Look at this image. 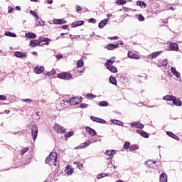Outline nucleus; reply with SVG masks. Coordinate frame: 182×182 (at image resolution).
<instances>
[{
  "label": "nucleus",
  "mask_w": 182,
  "mask_h": 182,
  "mask_svg": "<svg viewBox=\"0 0 182 182\" xmlns=\"http://www.w3.org/2000/svg\"><path fill=\"white\" fill-rule=\"evenodd\" d=\"M73 134H75V132L70 131L65 134V139H69V137H72V136H73Z\"/></svg>",
  "instance_id": "c9c22d12"
},
{
  "label": "nucleus",
  "mask_w": 182,
  "mask_h": 182,
  "mask_svg": "<svg viewBox=\"0 0 182 182\" xmlns=\"http://www.w3.org/2000/svg\"><path fill=\"white\" fill-rule=\"evenodd\" d=\"M116 4H117V5H124L126 4V1L118 0V1H117Z\"/></svg>",
  "instance_id": "a18cd8bd"
},
{
  "label": "nucleus",
  "mask_w": 182,
  "mask_h": 182,
  "mask_svg": "<svg viewBox=\"0 0 182 182\" xmlns=\"http://www.w3.org/2000/svg\"><path fill=\"white\" fill-rule=\"evenodd\" d=\"M96 141H97V139H92L91 143H96Z\"/></svg>",
  "instance_id": "774afa93"
},
{
  "label": "nucleus",
  "mask_w": 182,
  "mask_h": 182,
  "mask_svg": "<svg viewBox=\"0 0 182 182\" xmlns=\"http://www.w3.org/2000/svg\"><path fill=\"white\" fill-rule=\"evenodd\" d=\"M31 136L33 140H36V137H38V127L36 125L32 126Z\"/></svg>",
  "instance_id": "423d86ee"
},
{
  "label": "nucleus",
  "mask_w": 182,
  "mask_h": 182,
  "mask_svg": "<svg viewBox=\"0 0 182 182\" xmlns=\"http://www.w3.org/2000/svg\"><path fill=\"white\" fill-rule=\"evenodd\" d=\"M168 63V62L167 61V60H164L162 62H161V65L162 66H167V64Z\"/></svg>",
  "instance_id": "3c124183"
},
{
  "label": "nucleus",
  "mask_w": 182,
  "mask_h": 182,
  "mask_svg": "<svg viewBox=\"0 0 182 182\" xmlns=\"http://www.w3.org/2000/svg\"><path fill=\"white\" fill-rule=\"evenodd\" d=\"M109 82L112 85H114V86H117V80H116V78L114 77L113 76L109 77Z\"/></svg>",
  "instance_id": "72a5a7b5"
},
{
  "label": "nucleus",
  "mask_w": 182,
  "mask_h": 182,
  "mask_svg": "<svg viewBox=\"0 0 182 182\" xmlns=\"http://www.w3.org/2000/svg\"><path fill=\"white\" fill-rule=\"evenodd\" d=\"M171 72L173 75V76H176V77H178V78L181 77V75H180V73H178V71H177V70H176L175 68L171 67Z\"/></svg>",
  "instance_id": "f3484780"
},
{
  "label": "nucleus",
  "mask_w": 182,
  "mask_h": 182,
  "mask_svg": "<svg viewBox=\"0 0 182 182\" xmlns=\"http://www.w3.org/2000/svg\"><path fill=\"white\" fill-rule=\"evenodd\" d=\"M166 134L167 136H169V137H171L172 139H174L175 140H180V138H178V136H177V135H176V134L170 132V131H167L166 132Z\"/></svg>",
  "instance_id": "4be33fe9"
},
{
  "label": "nucleus",
  "mask_w": 182,
  "mask_h": 182,
  "mask_svg": "<svg viewBox=\"0 0 182 182\" xmlns=\"http://www.w3.org/2000/svg\"><path fill=\"white\" fill-rule=\"evenodd\" d=\"M89 23H95L96 22V19L91 18L88 20Z\"/></svg>",
  "instance_id": "864d4df0"
},
{
  "label": "nucleus",
  "mask_w": 182,
  "mask_h": 182,
  "mask_svg": "<svg viewBox=\"0 0 182 182\" xmlns=\"http://www.w3.org/2000/svg\"><path fill=\"white\" fill-rule=\"evenodd\" d=\"M85 23L84 21H74L72 24L71 26L72 28H77V26H82Z\"/></svg>",
  "instance_id": "dca6fc26"
},
{
  "label": "nucleus",
  "mask_w": 182,
  "mask_h": 182,
  "mask_svg": "<svg viewBox=\"0 0 182 182\" xmlns=\"http://www.w3.org/2000/svg\"><path fill=\"white\" fill-rule=\"evenodd\" d=\"M53 129L57 133H66V129L63 128L61 125L59 124H55L53 127Z\"/></svg>",
  "instance_id": "39448f33"
},
{
  "label": "nucleus",
  "mask_w": 182,
  "mask_h": 182,
  "mask_svg": "<svg viewBox=\"0 0 182 182\" xmlns=\"http://www.w3.org/2000/svg\"><path fill=\"white\" fill-rule=\"evenodd\" d=\"M26 38H28L29 39H35L36 38V34L33 33H26L25 34Z\"/></svg>",
  "instance_id": "393cba45"
},
{
  "label": "nucleus",
  "mask_w": 182,
  "mask_h": 182,
  "mask_svg": "<svg viewBox=\"0 0 182 182\" xmlns=\"http://www.w3.org/2000/svg\"><path fill=\"white\" fill-rule=\"evenodd\" d=\"M28 150H29V148H28V147H26L23 149H22L21 151V156H23V154H25V153H26V151H28Z\"/></svg>",
  "instance_id": "09e8293b"
},
{
  "label": "nucleus",
  "mask_w": 182,
  "mask_h": 182,
  "mask_svg": "<svg viewBox=\"0 0 182 182\" xmlns=\"http://www.w3.org/2000/svg\"><path fill=\"white\" fill-rule=\"evenodd\" d=\"M90 144H92V141H87L77 146L75 149H86V147L90 146Z\"/></svg>",
  "instance_id": "9b49d317"
},
{
  "label": "nucleus",
  "mask_w": 182,
  "mask_h": 182,
  "mask_svg": "<svg viewBox=\"0 0 182 182\" xmlns=\"http://www.w3.org/2000/svg\"><path fill=\"white\" fill-rule=\"evenodd\" d=\"M105 154H106V156H113V154H116V151H114V150H107L105 152Z\"/></svg>",
  "instance_id": "f704fd0d"
},
{
  "label": "nucleus",
  "mask_w": 182,
  "mask_h": 182,
  "mask_svg": "<svg viewBox=\"0 0 182 182\" xmlns=\"http://www.w3.org/2000/svg\"><path fill=\"white\" fill-rule=\"evenodd\" d=\"M73 164H76L77 168L80 170H82L83 168V164H81L80 162H74Z\"/></svg>",
  "instance_id": "e433bc0d"
},
{
  "label": "nucleus",
  "mask_w": 182,
  "mask_h": 182,
  "mask_svg": "<svg viewBox=\"0 0 182 182\" xmlns=\"http://www.w3.org/2000/svg\"><path fill=\"white\" fill-rule=\"evenodd\" d=\"M111 122L113 123V124H117V126H123V123L120 120L112 119Z\"/></svg>",
  "instance_id": "473e14b6"
},
{
  "label": "nucleus",
  "mask_w": 182,
  "mask_h": 182,
  "mask_svg": "<svg viewBox=\"0 0 182 182\" xmlns=\"http://www.w3.org/2000/svg\"><path fill=\"white\" fill-rule=\"evenodd\" d=\"M16 11H21V6H16Z\"/></svg>",
  "instance_id": "69168bd1"
},
{
  "label": "nucleus",
  "mask_w": 182,
  "mask_h": 182,
  "mask_svg": "<svg viewBox=\"0 0 182 182\" xmlns=\"http://www.w3.org/2000/svg\"><path fill=\"white\" fill-rule=\"evenodd\" d=\"M12 11H14V8H12L11 6H9V14H11Z\"/></svg>",
  "instance_id": "13d9d810"
},
{
  "label": "nucleus",
  "mask_w": 182,
  "mask_h": 182,
  "mask_svg": "<svg viewBox=\"0 0 182 182\" xmlns=\"http://www.w3.org/2000/svg\"><path fill=\"white\" fill-rule=\"evenodd\" d=\"M128 58L130 59H138L137 55L133 53L132 51L128 52Z\"/></svg>",
  "instance_id": "c756f323"
},
{
  "label": "nucleus",
  "mask_w": 182,
  "mask_h": 182,
  "mask_svg": "<svg viewBox=\"0 0 182 182\" xmlns=\"http://www.w3.org/2000/svg\"><path fill=\"white\" fill-rule=\"evenodd\" d=\"M76 10L77 11H82V7H80V6H76Z\"/></svg>",
  "instance_id": "e2e57ef3"
},
{
  "label": "nucleus",
  "mask_w": 182,
  "mask_h": 182,
  "mask_svg": "<svg viewBox=\"0 0 182 182\" xmlns=\"http://www.w3.org/2000/svg\"><path fill=\"white\" fill-rule=\"evenodd\" d=\"M86 97L87 99H95L96 97V95L93 94H87Z\"/></svg>",
  "instance_id": "c03bdc74"
},
{
  "label": "nucleus",
  "mask_w": 182,
  "mask_h": 182,
  "mask_svg": "<svg viewBox=\"0 0 182 182\" xmlns=\"http://www.w3.org/2000/svg\"><path fill=\"white\" fill-rule=\"evenodd\" d=\"M48 4H53V0H47Z\"/></svg>",
  "instance_id": "338daca9"
},
{
  "label": "nucleus",
  "mask_w": 182,
  "mask_h": 182,
  "mask_svg": "<svg viewBox=\"0 0 182 182\" xmlns=\"http://www.w3.org/2000/svg\"><path fill=\"white\" fill-rule=\"evenodd\" d=\"M85 130L87 133H88L90 136H96L97 134V132L96 131L89 127H85Z\"/></svg>",
  "instance_id": "f8f14e48"
},
{
  "label": "nucleus",
  "mask_w": 182,
  "mask_h": 182,
  "mask_svg": "<svg viewBox=\"0 0 182 182\" xmlns=\"http://www.w3.org/2000/svg\"><path fill=\"white\" fill-rule=\"evenodd\" d=\"M172 102L175 106L180 107L182 105L181 100H180V99H177L176 97L173 98V101Z\"/></svg>",
  "instance_id": "b1692460"
},
{
  "label": "nucleus",
  "mask_w": 182,
  "mask_h": 182,
  "mask_svg": "<svg viewBox=\"0 0 182 182\" xmlns=\"http://www.w3.org/2000/svg\"><path fill=\"white\" fill-rule=\"evenodd\" d=\"M136 5L138 6H141V8L142 9H144V8H146V6H147V4H146L144 1H136Z\"/></svg>",
  "instance_id": "a878e982"
},
{
  "label": "nucleus",
  "mask_w": 182,
  "mask_h": 182,
  "mask_svg": "<svg viewBox=\"0 0 182 182\" xmlns=\"http://www.w3.org/2000/svg\"><path fill=\"white\" fill-rule=\"evenodd\" d=\"M82 97H72L70 99V100L67 101L70 103L71 105H79V103H82Z\"/></svg>",
  "instance_id": "20e7f679"
},
{
  "label": "nucleus",
  "mask_w": 182,
  "mask_h": 182,
  "mask_svg": "<svg viewBox=\"0 0 182 182\" xmlns=\"http://www.w3.org/2000/svg\"><path fill=\"white\" fill-rule=\"evenodd\" d=\"M57 59H62L63 58V55L62 54H58L56 55Z\"/></svg>",
  "instance_id": "bf43d9fd"
},
{
  "label": "nucleus",
  "mask_w": 182,
  "mask_h": 182,
  "mask_svg": "<svg viewBox=\"0 0 182 182\" xmlns=\"http://www.w3.org/2000/svg\"><path fill=\"white\" fill-rule=\"evenodd\" d=\"M108 21L109 18H105L104 20L101 21L98 24V28H100V29H103V28L107 25Z\"/></svg>",
  "instance_id": "ddd939ff"
},
{
  "label": "nucleus",
  "mask_w": 182,
  "mask_h": 182,
  "mask_svg": "<svg viewBox=\"0 0 182 182\" xmlns=\"http://www.w3.org/2000/svg\"><path fill=\"white\" fill-rule=\"evenodd\" d=\"M117 48H119V44L109 43L107 45V49L108 50H114V49H117Z\"/></svg>",
  "instance_id": "a211bd4d"
},
{
  "label": "nucleus",
  "mask_w": 182,
  "mask_h": 182,
  "mask_svg": "<svg viewBox=\"0 0 182 182\" xmlns=\"http://www.w3.org/2000/svg\"><path fill=\"white\" fill-rule=\"evenodd\" d=\"M65 172L68 176H72V174H73V168H72L71 166H67L65 169Z\"/></svg>",
  "instance_id": "aec40b11"
},
{
  "label": "nucleus",
  "mask_w": 182,
  "mask_h": 182,
  "mask_svg": "<svg viewBox=\"0 0 182 182\" xmlns=\"http://www.w3.org/2000/svg\"><path fill=\"white\" fill-rule=\"evenodd\" d=\"M114 62H116V57H112L109 60H107L105 66L109 72H112V73H117V68L113 65Z\"/></svg>",
  "instance_id": "f257e3e1"
},
{
  "label": "nucleus",
  "mask_w": 182,
  "mask_h": 182,
  "mask_svg": "<svg viewBox=\"0 0 182 182\" xmlns=\"http://www.w3.org/2000/svg\"><path fill=\"white\" fill-rule=\"evenodd\" d=\"M141 136H142V137H144L145 139H149V134L144 131H142Z\"/></svg>",
  "instance_id": "79ce46f5"
},
{
  "label": "nucleus",
  "mask_w": 182,
  "mask_h": 182,
  "mask_svg": "<svg viewBox=\"0 0 182 182\" xmlns=\"http://www.w3.org/2000/svg\"><path fill=\"white\" fill-rule=\"evenodd\" d=\"M175 97H176L173 95H167L163 97V100H165L166 102H173Z\"/></svg>",
  "instance_id": "6ab92c4d"
},
{
  "label": "nucleus",
  "mask_w": 182,
  "mask_h": 182,
  "mask_svg": "<svg viewBox=\"0 0 182 182\" xmlns=\"http://www.w3.org/2000/svg\"><path fill=\"white\" fill-rule=\"evenodd\" d=\"M22 102H29L30 103H32V102H33V100H31V99H23Z\"/></svg>",
  "instance_id": "5fc2aeb1"
},
{
  "label": "nucleus",
  "mask_w": 182,
  "mask_h": 182,
  "mask_svg": "<svg viewBox=\"0 0 182 182\" xmlns=\"http://www.w3.org/2000/svg\"><path fill=\"white\" fill-rule=\"evenodd\" d=\"M136 133H138V134H141V133H142L143 130H141V129H136Z\"/></svg>",
  "instance_id": "052dcab7"
},
{
  "label": "nucleus",
  "mask_w": 182,
  "mask_h": 182,
  "mask_svg": "<svg viewBox=\"0 0 182 182\" xmlns=\"http://www.w3.org/2000/svg\"><path fill=\"white\" fill-rule=\"evenodd\" d=\"M87 106H89V105L85 104V103H82V104L80 105V109H86V107H87Z\"/></svg>",
  "instance_id": "8fccbe9b"
},
{
  "label": "nucleus",
  "mask_w": 182,
  "mask_h": 182,
  "mask_svg": "<svg viewBox=\"0 0 182 182\" xmlns=\"http://www.w3.org/2000/svg\"><path fill=\"white\" fill-rule=\"evenodd\" d=\"M160 53H161V51L154 52V53H152L149 55V57L151 58V59H154V58H157V56H159L160 55Z\"/></svg>",
  "instance_id": "c85d7f7f"
},
{
  "label": "nucleus",
  "mask_w": 182,
  "mask_h": 182,
  "mask_svg": "<svg viewBox=\"0 0 182 182\" xmlns=\"http://www.w3.org/2000/svg\"><path fill=\"white\" fill-rule=\"evenodd\" d=\"M107 176H109V174L102 173L97 175V178H103V177H107Z\"/></svg>",
  "instance_id": "a19ab883"
},
{
  "label": "nucleus",
  "mask_w": 182,
  "mask_h": 182,
  "mask_svg": "<svg viewBox=\"0 0 182 182\" xmlns=\"http://www.w3.org/2000/svg\"><path fill=\"white\" fill-rule=\"evenodd\" d=\"M159 181L160 182H167V174H166V173H162L160 175Z\"/></svg>",
  "instance_id": "5701e85b"
},
{
  "label": "nucleus",
  "mask_w": 182,
  "mask_h": 182,
  "mask_svg": "<svg viewBox=\"0 0 182 182\" xmlns=\"http://www.w3.org/2000/svg\"><path fill=\"white\" fill-rule=\"evenodd\" d=\"M53 23L54 25H62L63 23H66V21L64 19H54L53 20Z\"/></svg>",
  "instance_id": "412c9836"
},
{
  "label": "nucleus",
  "mask_w": 182,
  "mask_h": 182,
  "mask_svg": "<svg viewBox=\"0 0 182 182\" xmlns=\"http://www.w3.org/2000/svg\"><path fill=\"white\" fill-rule=\"evenodd\" d=\"M59 79H63L64 80H69L72 78V74L69 73H61L57 75Z\"/></svg>",
  "instance_id": "7ed1b4c3"
},
{
  "label": "nucleus",
  "mask_w": 182,
  "mask_h": 182,
  "mask_svg": "<svg viewBox=\"0 0 182 182\" xmlns=\"http://www.w3.org/2000/svg\"><path fill=\"white\" fill-rule=\"evenodd\" d=\"M0 100H6V96L0 95Z\"/></svg>",
  "instance_id": "4d7b16f0"
},
{
  "label": "nucleus",
  "mask_w": 182,
  "mask_h": 182,
  "mask_svg": "<svg viewBox=\"0 0 182 182\" xmlns=\"http://www.w3.org/2000/svg\"><path fill=\"white\" fill-rule=\"evenodd\" d=\"M129 147H130V143L126 141V142L124 144V149H125V150H127V149H129Z\"/></svg>",
  "instance_id": "49530a36"
},
{
  "label": "nucleus",
  "mask_w": 182,
  "mask_h": 182,
  "mask_svg": "<svg viewBox=\"0 0 182 182\" xmlns=\"http://www.w3.org/2000/svg\"><path fill=\"white\" fill-rule=\"evenodd\" d=\"M5 36H9L10 38H16V34L11 32V31H5Z\"/></svg>",
  "instance_id": "bb28decb"
},
{
  "label": "nucleus",
  "mask_w": 182,
  "mask_h": 182,
  "mask_svg": "<svg viewBox=\"0 0 182 182\" xmlns=\"http://www.w3.org/2000/svg\"><path fill=\"white\" fill-rule=\"evenodd\" d=\"M41 46V41L39 40H31L30 41L29 46H31V48H36V46Z\"/></svg>",
  "instance_id": "9d476101"
},
{
  "label": "nucleus",
  "mask_w": 182,
  "mask_h": 182,
  "mask_svg": "<svg viewBox=\"0 0 182 182\" xmlns=\"http://www.w3.org/2000/svg\"><path fill=\"white\" fill-rule=\"evenodd\" d=\"M130 151H134V150H139V146L137 145H132L129 147Z\"/></svg>",
  "instance_id": "4c0bfd02"
},
{
  "label": "nucleus",
  "mask_w": 182,
  "mask_h": 182,
  "mask_svg": "<svg viewBox=\"0 0 182 182\" xmlns=\"http://www.w3.org/2000/svg\"><path fill=\"white\" fill-rule=\"evenodd\" d=\"M83 65H84V63L82 60H79L77 62V68H82V66H83Z\"/></svg>",
  "instance_id": "ea45409f"
},
{
  "label": "nucleus",
  "mask_w": 182,
  "mask_h": 182,
  "mask_svg": "<svg viewBox=\"0 0 182 182\" xmlns=\"http://www.w3.org/2000/svg\"><path fill=\"white\" fill-rule=\"evenodd\" d=\"M65 107V101H61L58 104H57V109L58 110H62Z\"/></svg>",
  "instance_id": "cd10ccee"
},
{
  "label": "nucleus",
  "mask_w": 182,
  "mask_h": 182,
  "mask_svg": "<svg viewBox=\"0 0 182 182\" xmlns=\"http://www.w3.org/2000/svg\"><path fill=\"white\" fill-rule=\"evenodd\" d=\"M34 72L35 73H37V75H39L42 73V72H45V67L43 66L36 67L34 68Z\"/></svg>",
  "instance_id": "2eb2a0df"
},
{
  "label": "nucleus",
  "mask_w": 182,
  "mask_h": 182,
  "mask_svg": "<svg viewBox=\"0 0 182 182\" xmlns=\"http://www.w3.org/2000/svg\"><path fill=\"white\" fill-rule=\"evenodd\" d=\"M30 14L31 15H33V16H34V18H36V19H39V16H38V14H36V13L35 11L31 10Z\"/></svg>",
  "instance_id": "37998d69"
},
{
  "label": "nucleus",
  "mask_w": 182,
  "mask_h": 182,
  "mask_svg": "<svg viewBox=\"0 0 182 182\" xmlns=\"http://www.w3.org/2000/svg\"><path fill=\"white\" fill-rule=\"evenodd\" d=\"M138 19L140 22H143V21H144V17L142 15H139Z\"/></svg>",
  "instance_id": "603ef678"
},
{
  "label": "nucleus",
  "mask_w": 182,
  "mask_h": 182,
  "mask_svg": "<svg viewBox=\"0 0 182 182\" xmlns=\"http://www.w3.org/2000/svg\"><path fill=\"white\" fill-rule=\"evenodd\" d=\"M131 127H135V129H144V124L139 122H132L130 124Z\"/></svg>",
  "instance_id": "1a4fd4ad"
},
{
  "label": "nucleus",
  "mask_w": 182,
  "mask_h": 182,
  "mask_svg": "<svg viewBox=\"0 0 182 182\" xmlns=\"http://www.w3.org/2000/svg\"><path fill=\"white\" fill-rule=\"evenodd\" d=\"M90 119L92 120V122H95L96 123H101L102 124H106L107 123L106 120L102 119L101 118L95 116H91Z\"/></svg>",
  "instance_id": "6e6552de"
},
{
  "label": "nucleus",
  "mask_w": 182,
  "mask_h": 182,
  "mask_svg": "<svg viewBox=\"0 0 182 182\" xmlns=\"http://www.w3.org/2000/svg\"><path fill=\"white\" fill-rule=\"evenodd\" d=\"M108 39H110V41H113V40L119 39V37L115 36L113 37H108Z\"/></svg>",
  "instance_id": "6e6d98bb"
},
{
  "label": "nucleus",
  "mask_w": 182,
  "mask_h": 182,
  "mask_svg": "<svg viewBox=\"0 0 182 182\" xmlns=\"http://www.w3.org/2000/svg\"><path fill=\"white\" fill-rule=\"evenodd\" d=\"M98 106H100V107H106L109 106V102L106 101H101L98 102Z\"/></svg>",
  "instance_id": "7c9ffc66"
},
{
  "label": "nucleus",
  "mask_w": 182,
  "mask_h": 182,
  "mask_svg": "<svg viewBox=\"0 0 182 182\" xmlns=\"http://www.w3.org/2000/svg\"><path fill=\"white\" fill-rule=\"evenodd\" d=\"M61 28H62V29H68V28H69V26H68V25H64V26H63Z\"/></svg>",
  "instance_id": "680f3d73"
},
{
  "label": "nucleus",
  "mask_w": 182,
  "mask_h": 182,
  "mask_svg": "<svg viewBox=\"0 0 182 182\" xmlns=\"http://www.w3.org/2000/svg\"><path fill=\"white\" fill-rule=\"evenodd\" d=\"M49 41H50L49 38H45V37H40V40H39L40 43L41 42H46L45 45H49Z\"/></svg>",
  "instance_id": "2f4dec72"
},
{
  "label": "nucleus",
  "mask_w": 182,
  "mask_h": 182,
  "mask_svg": "<svg viewBox=\"0 0 182 182\" xmlns=\"http://www.w3.org/2000/svg\"><path fill=\"white\" fill-rule=\"evenodd\" d=\"M58 153L51 152L49 156L46 159V164L49 166H57Z\"/></svg>",
  "instance_id": "f03ea898"
},
{
  "label": "nucleus",
  "mask_w": 182,
  "mask_h": 182,
  "mask_svg": "<svg viewBox=\"0 0 182 182\" xmlns=\"http://www.w3.org/2000/svg\"><path fill=\"white\" fill-rule=\"evenodd\" d=\"M36 26H45V21L43 20L37 21Z\"/></svg>",
  "instance_id": "58836bf2"
},
{
  "label": "nucleus",
  "mask_w": 182,
  "mask_h": 182,
  "mask_svg": "<svg viewBox=\"0 0 182 182\" xmlns=\"http://www.w3.org/2000/svg\"><path fill=\"white\" fill-rule=\"evenodd\" d=\"M116 45H118V46H119V45H123V41H118V43Z\"/></svg>",
  "instance_id": "0e129e2a"
},
{
  "label": "nucleus",
  "mask_w": 182,
  "mask_h": 182,
  "mask_svg": "<svg viewBox=\"0 0 182 182\" xmlns=\"http://www.w3.org/2000/svg\"><path fill=\"white\" fill-rule=\"evenodd\" d=\"M14 56H16V58H19L20 59H25V58H28V53H22L21 51H16L14 53Z\"/></svg>",
  "instance_id": "0eeeda50"
},
{
  "label": "nucleus",
  "mask_w": 182,
  "mask_h": 182,
  "mask_svg": "<svg viewBox=\"0 0 182 182\" xmlns=\"http://www.w3.org/2000/svg\"><path fill=\"white\" fill-rule=\"evenodd\" d=\"M47 73H48V76H52L53 75H56V71L53 69L51 71L48 72Z\"/></svg>",
  "instance_id": "de8ad7c7"
},
{
  "label": "nucleus",
  "mask_w": 182,
  "mask_h": 182,
  "mask_svg": "<svg viewBox=\"0 0 182 182\" xmlns=\"http://www.w3.org/2000/svg\"><path fill=\"white\" fill-rule=\"evenodd\" d=\"M169 49L170 50H173L175 52H177V50H178V44L175 43H171L169 44Z\"/></svg>",
  "instance_id": "4468645a"
}]
</instances>
